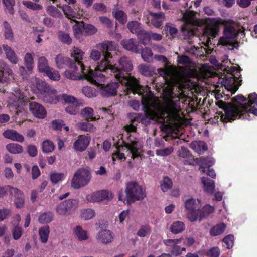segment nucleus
Segmentation results:
<instances>
[{
    "label": "nucleus",
    "instance_id": "1",
    "mask_svg": "<svg viewBox=\"0 0 257 257\" xmlns=\"http://www.w3.org/2000/svg\"><path fill=\"white\" fill-rule=\"evenodd\" d=\"M117 46V43L112 41H104L97 45V48L102 51L104 56L98 63L100 73L113 75L120 83L125 85L127 94L131 93L139 94L141 92V86L138 81L129 73L133 69L130 58L126 56L121 57L118 61L119 67L116 66L112 61V55L109 51L115 50Z\"/></svg>",
    "mask_w": 257,
    "mask_h": 257
},
{
    "label": "nucleus",
    "instance_id": "2",
    "mask_svg": "<svg viewBox=\"0 0 257 257\" xmlns=\"http://www.w3.org/2000/svg\"><path fill=\"white\" fill-rule=\"evenodd\" d=\"M176 107V103L171 100L165 106L159 107L156 110L148 109L144 113H141V123L145 125L155 122L162 123L161 130L169 134V125L175 121L178 116Z\"/></svg>",
    "mask_w": 257,
    "mask_h": 257
},
{
    "label": "nucleus",
    "instance_id": "3",
    "mask_svg": "<svg viewBox=\"0 0 257 257\" xmlns=\"http://www.w3.org/2000/svg\"><path fill=\"white\" fill-rule=\"evenodd\" d=\"M83 52L78 48L74 47L71 53V56L74 58L76 66H79L81 68L82 75H78L77 73L71 72L70 70H66L64 72L65 76L69 79L72 80H83L86 79L91 83H98L104 79V76L103 74L100 73L98 69V64L95 68V70L88 68L87 69L85 68L84 65L82 63L81 60L83 56Z\"/></svg>",
    "mask_w": 257,
    "mask_h": 257
},
{
    "label": "nucleus",
    "instance_id": "4",
    "mask_svg": "<svg viewBox=\"0 0 257 257\" xmlns=\"http://www.w3.org/2000/svg\"><path fill=\"white\" fill-rule=\"evenodd\" d=\"M216 104L220 108L222 109L224 111H219L216 112L215 115L212 120V122L216 123L219 121L223 123L232 122L233 121L237 119V113L236 110H237L235 105L232 104L231 103H228L223 100H218L216 102Z\"/></svg>",
    "mask_w": 257,
    "mask_h": 257
},
{
    "label": "nucleus",
    "instance_id": "5",
    "mask_svg": "<svg viewBox=\"0 0 257 257\" xmlns=\"http://www.w3.org/2000/svg\"><path fill=\"white\" fill-rule=\"evenodd\" d=\"M221 21V19L218 20L215 18L207 19L206 28L200 37V40L204 46H208L211 41V37L215 38L218 35Z\"/></svg>",
    "mask_w": 257,
    "mask_h": 257
},
{
    "label": "nucleus",
    "instance_id": "6",
    "mask_svg": "<svg viewBox=\"0 0 257 257\" xmlns=\"http://www.w3.org/2000/svg\"><path fill=\"white\" fill-rule=\"evenodd\" d=\"M125 193L127 201L129 203H134L138 200H142L146 197L145 191L136 182L127 183Z\"/></svg>",
    "mask_w": 257,
    "mask_h": 257
},
{
    "label": "nucleus",
    "instance_id": "7",
    "mask_svg": "<svg viewBox=\"0 0 257 257\" xmlns=\"http://www.w3.org/2000/svg\"><path fill=\"white\" fill-rule=\"evenodd\" d=\"M182 20L184 24L181 27V31L183 35L188 38L193 34L194 27L197 22L195 19V12L189 10H186L183 14Z\"/></svg>",
    "mask_w": 257,
    "mask_h": 257
},
{
    "label": "nucleus",
    "instance_id": "8",
    "mask_svg": "<svg viewBox=\"0 0 257 257\" xmlns=\"http://www.w3.org/2000/svg\"><path fill=\"white\" fill-rule=\"evenodd\" d=\"M91 178V175L88 170L80 168L73 176L71 181V187L76 189L83 187L89 183Z\"/></svg>",
    "mask_w": 257,
    "mask_h": 257
},
{
    "label": "nucleus",
    "instance_id": "9",
    "mask_svg": "<svg viewBox=\"0 0 257 257\" xmlns=\"http://www.w3.org/2000/svg\"><path fill=\"white\" fill-rule=\"evenodd\" d=\"M187 216L191 222L196 221L198 218L201 208L200 201L190 198L186 200L184 203Z\"/></svg>",
    "mask_w": 257,
    "mask_h": 257
},
{
    "label": "nucleus",
    "instance_id": "10",
    "mask_svg": "<svg viewBox=\"0 0 257 257\" xmlns=\"http://www.w3.org/2000/svg\"><path fill=\"white\" fill-rule=\"evenodd\" d=\"M223 34L225 36L221 37L219 39V44L223 46L230 45L231 46L230 49H234L235 47V44H238V42L232 43L230 42V40L236 38L238 36V33L235 27L231 25L225 26Z\"/></svg>",
    "mask_w": 257,
    "mask_h": 257
},
{
    "label": "nucleus",
    "instance_id": "11",
    "mask_svg": "<svg viewBox=\"0 0 257 257\" xmlns=\"http://www.w3.org/2000/svg\"><path fill=\"white\" fill-rule=\"evenodd\" d=\"M77 204L76 199H67L57 205L56 211L60 215H69L76 208Z\"/></svg>",
    "mask_w": 257,
    "mask_h": 257
},
{
    "label": "nucleus",
    "instance_id": "12",
    "mask_svg": "<svg viewBox=\"0 0 257 257\" xmlns=\"http://www.w3.org/2000/svg\"><path fill=\"white\" fill-rule=\"evenodd\" d=\"M104 78L103 80L100 81L98 83H92L96 85H100V93L101 95L105 97H110L116 95L117 92V88L119 86V82H112L108 83L106 85L100 84V82L104 81L106 76L103 74Z\"/></svg>",
    "mask_w": 257,
    "mask_h": 257
},
{
    "label": "nucleus",
    "instance_id": "13",
    "mask_svg": "<svg viewBox=\"0 0 257 257\" xmlns=\"http://www.w3.org/2000/svg\"><path fill=\"white\" fill-rule=\"evenodd\" d=\"M55 62L59 68H63L68 66L71 70V72L76 73L78 70V67L76 66L75 62L69 58L64 56L61 54L57 55L55 58Z\"/></svg>",
    "mask_w": 257,
    "mask_h": 257
},
{
    "label": "nucleus",
    "instance_id": "14",
    "mask_svg": "<svg viewBox=\"0 0 257 257\" xmlns=\"http://www.w3.org/2000/svg\"><path fill=\"white\" fill-rule=\"evenodd\" d=\"M13 91L18 102L14 101L13 104L16 108V114L18 115L19 113L24 110L23 106L27 104V98L19 88H15Z\"/></svg>",
    "mask_w": 257,
    "mask_h": 257
},
{
    "label": "nucleus",
    "instance_id": "15",
    "mask_svg": "<svg viewBox=\"0 0 257 257\" xmlns=\"http://www.w3.org/2000/svg\"><path fill=\"white\" fill-rule=\"evenodd\" d=\"M235 107L237 108L236 113H237V119L242 118L243 119H248L249 113H252L257 116V108L254 106H248L247 105L240 104L238 106L235 105Z\"/></svg>",
    "mask_w": 257,
    "mask_h": 257
},
{
    "label": "nucleus",
    "instance_id": "16",
    "mask_svg": "<svg viewBox=\"0 0 257 257\" xmlns=\"http://www.w3.org/2000/svg\"><path fill=\"white\" fill-rule=\"evenodd\" d=\"M147 16L146 23L148 24L150 23L155 28H160L165 18L164 14L162 12L154 13L151 11H149Z\"/></svg>",
    "mask_w": 257,
    "mask_h": 257
},
{
    "label": "nucleus",
    "instance_id": "17",
    "mask_svg": "<svg viewBox=\"0 0 257 257\" xmlns=\"http://www.w3.org/2000/svg\"><path fill=\"white\" fill-rule=\"evenodd\" d=\"M124 146L130 151L132 154V158L135 159V158L140 157V154L139 152L140 146L138 140L136 138L132 139L131 137L129 136L128 138V142L124 143Z\"/></svg>",
    "mask_w": 257,
    "mask_h": 257
},
{
    "label": "nucleus",
    "instance_id": "18",
    "mask_svg": "<svg viewBox=\"0 0 257 257\" xmlns=\"http://www.w3.org/2000/svg\"><path fill=\"white\" fill-rule=\"evenodd\" d=\"M109 195L110 193L108 191L101 190L87 195L86 199L89 202H100L105 200H110ZM110 195H111V194H110Z\"/></svg>",
    "mask_w": 257,
    "mask_h": 257
},
{
    "label": "nucleus",
    "instance_id": "19",
    "mask_svg": "<svg viewBox=\"0 0 257 257\" xmlns=\"http://www.w3.org/2000/svg\"><path fill=\"white\" fill-rule=\"evenodd\" d=\"M29 109L33 115L38 118L43 119L46 116V110L40 104L32 102L29 103Z\"/></svg>",
    "mask_w": 257,
    "mask_h": 257
},
{
    "label": "nucleus",
    "instance_id": "20",
    "mask_svg": "<svg viewBox=\"0 0 257 257\" xmlns=\"http://www.w3.org/2000/svg\"><path fill=\"white\" fill-rule=\"evenodd\" d=\"M90 138L84 135H80L74 143V148L78 151L82 152L86 149L89 144Z\"/></svg>",
    "mask_w": 257,
    "mask_h": 257
},
{
    "label": "nucleus",
    "instance_id": "21",
    "mask_svg": "<svg viewBox=\"0 0 257 257\" xmlns=\"http://www.w3.org/2000/svg\"><path fill=\"white\" fill-rule=\"evenodd\" d=\"M12 73V70L9 65L3 61H0V83H6Z\"/></svg>",
    "mask_w": 257,
    "mask_h": 257
},
{
    "label": "nucleus",
    "instance_id": "22",
    "mask_svg": "<svg viewBox=\"0 0 257 257\" xmlns=\"http://www.w3.org/2000/svg\"><path fill=\"white\" fill-rule=\"evenodd\" d=\"M180 242V239H166L163 241L164 244L171 249V253L176 256L181 254V247L177 245Z\"/></svg>",
    "mask_w": 257,
    "mask_h": 257
},
{
    "label": "nucleus",
    "instance_id": "23",
    "mask_svg": "<svg viewBox=\"0 0 257 257\" xmlns=\"http://www.w3.org/2000/svg\"><path fill=\"white\" fill-rule=\"evenodd\" d=\"M121 44L124 48L135 53H139L141 49L137 44L135 39L123 40Z\"/></svg>",
    "mask_w": 257,
    "mask_h": 257
},
{
    "label": "nucleus",
    "instance_id": "24",
    "mask_svg": "<svg viewBox=\"0 0 257 257\" xmlns=\"http://www.w3.org/2000/svg\"><path fill=\"white\" fill-rule=\"evenodd\" d=\"M97 239L103 244H108L112 241L113 234L109 230L103 229L98 232Z\"/></svg>",
    "mask_w": 257,
    "mask_h": 257
},
{
    "label": "nucleus",
    "instance_id": "25",
    "mask_svg": "<svg viewBox=\"0 0 257 257\" xmlns=\"http://www.w3.org/2000/svg\"><path fill=\"white\" fill-rule=\"evenodd\" d=\"M3 135L5 138L14 141L22 143L24 141L23 136L14 130H7L3 133Z\"/></svg>",
    "mask_w": 257,
    "mask_h": 257
},
{
    "label": "nucleus",
    "instance_id": "26",
    "mask_svg": "<svg viewBox=\"0 0 257 257\" xmlns=\"http://www.w3.org/2000/svg\"><path fill=\"white\" fill-rule=\"evenodd\" d=\"M81 115L88 122L96 121L100 118V115H94L93 109L90 107L83 109L81 111Z\"/></svg>",
    "mask_w": 257,
    "mask_h": 257
},
{
    "label": "nucleus",
    "instance_id": "27",
    "mask_svg": "<svg viewBox=\"0 0 257 257\" xmlns=\"http://www.w3.org/2000/svg\"><path fill=\"white\" fill-rule=\"evenodd\" d=\"M190 148L199 154H203L208 150V146L204 141H193L190 145Z\"/></svg>",
    "mask_w": 257,
    "mask_h": 257
},
{
    "label": "nucleus",
    "instance_id": "28",
    "mask_svg": "<svg viewBox=\"0 0 257 257\" xmlns=\"http://www.w3.org/2000/svg\"><path fill=\"white\" fill-rule=\"evenodd\" d=\"M4 51L7 58L13 64H16L18 61V58L12 48L7 45H2Z\"/></svg>",
    "mask_w": 257,
    "mask_h": 257
},
{
    "label": "nucleus",
    "instance_id": "29",
    "mask_svg": "<svg viewBox=\"0 0 257 257\" xmlns=\"http://www.w3.org/2000/svg\"><path fill=\"white\" fill-rule=\"evenodd\" d=\"M200 165L199 170L203 173H205L206 169L211 167L214 164V160L212 157H201L200 158Z\"/></svg>",
    "mask_w": 257,
    "mask_h": 257
},
{
    "label": "nucleus",
    "instance_id": "30",
    "mask_svg": "<svg viewBox=\"0 0 257 257\" xmlns=\"http://www.w3.org/2000/svg\"><path fill=\"white\" fill-rule=\"evenodd\" d=\"M201 182L203 184L204 191L210 194H213L215 188L214 181L208 178L203 177Z\"/></svg>",
    "mask_w": 257,
    "mask_h": 257
},
{
    "label": "nucleus",
    "instance_id": "31",
    "mask_svg": "<svg viewBox=\"0 0 257 257\" xmlns=\"http://www.w3.org/2000/svg\"><path fill=\"white\" fill-rule=\"evenodd\" d=\"M112 15L121 24L124 25L127 21V15L123 11L121 10H113Z\"/></svg>",
    "mask_w": 257,
    "mask_h": 257
},
{
    "label": "nucleus",
    "instance_id": "32",
    "mask_svg": "<svg viewBox=\"0 0 257 257\" xmlns=\"http://www.w3.org/2000/svg\"><path fill=\"white\" fill-rule=\"evenodd\" d=\"M185 229V224L180 221L173 222L170 227V231L174 234H177L182 232Z\"/></svg>",
    "mask_w": 257,
    "mask_h": 257
},
{
    "label": "nucleus",
    "instance_id": "33",
    "mask_svg": "<svg viewBox=\"0 0 257 257\" xmlns=\"http://www.w3.org/2000/svg\"><path fill=\"white\" fill-rule=\"evenodd\" d=\"M226 228V225L224 223H219L212 227L210 230V235L212 236H216L223 233Z\"/></svg>",
    "mask_w": 257,
    "mask_h": 257
},
{
    "label": "nucleus",
    "instance_id": "34",
    "mask_svg": "<svg viewBox=\"0 0 257 257\" xmlns=\"http://www.w3.org/2000/svg\"><path fill=\"white\" fill-rule=\"evenodd\" d=\"M127 28L132 33L136 35L143 29L141 24L136 21H130L127 24Z\"/></svg>",
    "mask_w": 257,
    "mask_h": 257
},
{
    "label": "nucleus",
    "instance_id": "35",
    "mask_svg": "<svg viewBox=\"0 0 257 257\" xmlns=\"http://www.w3.org/2000/svg\"><path fill=\"white\" fill-rule=\"evenodd\" d=\"M50 233V228L49 226L46 225L42 227L39 229V235L41 241L45 243L47 242Z\"/></svg>",
    "mask_w": 257,
    "mask_h": 257
},
{
    "label": "nucleus",
    "instance_id": "36",
    "mask_svg": "<svg viewBox=\"0 0 257 257\" xmlns=\"http://www.w3.org/2000/svg\"><path fill=\"white\" fill-rule=\"evenodd\" d=\"M73 233L80 241L86 240L88 239L87 231L84 230L80 226H77L74 228Z\"/></svg>",
    "mask_w": 257,
    "mask_h": 257
},
{
    "label": "nucleus",
    "instance_id": "37",
    "mask_svg": "<svg viewBox=\"0 0 257 257\" xmlns=\"http://www.w3.org/2000/svg\"><path fill=\"white\" fill-rule=\"evenodd\" d=\"M137 35L140 42L144 45L148 43L151 40L150 33L143 29Z\"/></svg>",
    "mask_w": 257,
    "mask_h": 257
},
{
    "label": "nucleus",
    "instance_id": "38",
    "mask_svg": "<svg viewBox=\"0 0 257 257\" xmlns=\"http://www.w3.org/2000/svg\"><path fill=\"white\" fill-rule=\"evenodd\" d=\"M6 149L11 153L16 154L23 152V147L16 143H10L6 145Z\"/></svg>",
    "mask_w": 257,
    "mask_h": 257
},
{
    "label": "nucleus",
    "instance_id": "39",
    "mask_svg": "<svg viewBox=\"0 0 257 257\" xmlns=\"http://www.w3.org/2000/svg\"><path fill=\"white\" fill-rule=\"evenodd\" d=\"M3 31L5 39L12 40L14 38V34L10 24L7 21H5L3 22Z\"/></svg>",
    "mask_w": 257,
    "mask_h": 257
},
{
    "label": "nucleus",
    "instance_id": "40",
    "mask_svg": "<svg viewBox=\"0 0 257 257\" xmlns=\"http://www.w3.org/2000/svg\"><path fill=\"white\" fill-rule=\"evenodd\" d=\"M138 70L140 73L146 77L152 76L154 73L149 66L143 64L139 65Z\"/></svg>",
    "mask_w": 257,
    "mask_h": 257
},
{
    "label": "nucleus",
    "instance_id": "41",
    "mask_svg": "<svg viewBox=\"0 0 257 257\" xmlns=\"http://www.w3.org/2000/svg\"><path fill=\"white\" fill-rule=\"evenodd\" d=\"M25 65L29 73H32L34 67V59L31 53H27L24 57Z\"/></svg>",
    "mask_w": 257,
    "mask_h": 257
},
{
    "label": "nucleus",
    "instance_id": "42",
    "mask_svg": "<svg viewBox=\"0 0 257 257\" xmlns=\"http://www.w3.org/2000/svg\"><path fill=\"white\" fill-rule=\"evenodd\" d=\"M233 71L234 72L236 70V76L233 75V81L234 83H236L234 86V92L232 93H234L238 89L239 87L241 85L242 80H239V78H241V75L240 74V71L241 70V68L239 67V69L236 68L234 67L232 68Z\"/></svg>",
    "mask_w": 257,
    "mask_h": 257
},
{
    "label": "nucleus",
    "instance_id": "43",
    "mask_svg": "<svg viewBox=\"0 0 257 257\" xmlns=\"http://www.w3.org/2000/svg\"><path fill=\"white\" fill-rule=\"evenodd\" d=\"M38 68L40 72L45 73L50 67L48 66V61L45 57H41L38 60Z\"/></svg>",
    "mask_w": 257,
    "mask_h": 257
},
{
    "label": "nucleus",
    "instance_id": "44",
    "mask_svg": "<svg viewBox=\"0 0 257 257\" xmlns=\"http://www.w3.org/2000/svg\"><path fill=\"white\" fill-rule=\"evenodd\" d=\"M173 183L171 179L167 176L163 177L161 182V188L163 192H166L172 187Z\"/></svg>",
    "mask_w": 257,
    "mask_h": 257
},
{
    "label": "nucleus",
    "instance_id": "45",
    "mask_svg": "<svg viewBox=\"0 0 257 257\" xmlns=\"http://www.w3.org/2000/svg\"><path fill=\"white\" fill-rule=\"evenodd\" d=\"M53 214L51 212H44L41 214L38 218V221L42 224H47L52 221Z\"/></svg>",
    "mask_w": 257,
    "mask_h": 257
},
{
    "label": "nucleus",
    "instance_id": "46",
    "mask_svg": "<svg viewBox=\"0 0 257 257\" xmlns=\"http://www.w3.org/2000/svg\"><path fill=\"white\" fill-rule=\"evenodd\" d=\"M46 11L47 13L55 18H62L63 15L61 11L54 6H49L47 7Z\"/></svg>",
    "mask_w": 257,
    "mask_h": 257
},
{
    "label": "nucleus",
    "instance_id": "47",
    "mask_svg": "<svg viewBox=\"0 0 257 257\" xmlns=\"http://www.w3.org/2000/svg\"><path fill=\"white\" fill-rule=\"evenodd\" d=\"M84 23L74 24L72 27L74 35L77 39H79L80 36L84 33L83 31Z\"/></svg>",
    "mask_w": 257,
    "mask_h": 257
},
{
    "label": "nucleus",
    "instance_id": "48",
    "mask_svg": "<svg viewBox=\"0 0 257 257\" xmlns=\"http://www.w3.org/2000/svg\"><path fill=\"white\" fill-rule=\"evenodd\" d=\"M13 238L14 240L19 239L23 233L22 228L18 224L14 225L11 230Z\"/></svg>",
    "mask_w": 257,
    "mask_h": 257
},
{
    "label": "nucleus",
    "instance_id": "49",
    "mask_svg": "<svg viewBox=\"0 0 257 257\" xmlns=\"http://www.w3.org/2000/svg\"><path fill=\"white\" fill-rule=\"evenodd\" d=\"M82 93L85 96L89 98L96 97L98 91L93 87L85 86L82 88Z\"/></svg>",
    "mask_w": 257,
    "mask_h": 257
},
{
    "label": "nucleus",
    "instance_id": "50",
    "mask_svg": "<svg viewBox=\"0 0 257 257\" xmlns=\"http://www.w3.org/2000/svg\"><path fill=\"white\" fill-rule=\"evenodd\" d=\"M141 56L145 61L150 62L153 57V53L151 49L148 47L142 49L141 50Z\"/></svg>",
    "mask_w": 257,
    "mask_h": 257
},
{
    "label": "nucleus",
    "instance_id": "51",
    "mask_svg": "<svg viewBox=\"0 0 257 257\" xmlns=\"http://www.w3.org/2000/svg\"><path fill=\"white\" fill-rule=\"evenodd\" d=\"M213 211V207L209 205L204 206L202 209L200 208V212L198 216L200 217V220H202V218L206 217L209 214L212 213Z\"/></svg>",
    "mask_w": 257,
    "mask_h": 257
},
{
    "label": "nucleus",
    "instance_id": "52",
    "mask_svg": "<svg viewBox=\"0 0 257 257\" xmlns=\"http://www.w3.org/2000/svg\"><path fill=\"white\" fill-rule=\"evenodd\" d=\"M151 232V228L148 224L143 225L137 232V235L141 237H144L149 235Z\"/></svg>",
    "mask_w": 257,
    "mask_h": 257
},
{
    "label": "nucleus",
    "instance_id": "53",
    "mask_svg": "<svg viewBox=\"0 0 257 257\" xmlns=\"http://www.w3.org/2000/svg\"><path fill=\"white\" fill-rule=\"evenodd\" d=\"M83 31L85 35H92L97 32V29L92 24L84 23Z\"/></svg>",
    "mask_w": 257,
    "mask_h": 257
},
{
    "label": "nucleus",
    "instance_id": "54",
    "mask_svg": "<svg viewBox=\"0 0 257 257\" xmlns=\"http://www.w3.org/2000/svg\"><path fill=\"white\" fill-rule=\"evenodd\" d=\"M59 40L63 44L70 45L72 43V39L69 35L63 31H59L58 35Z\"/></svg>",
    "mask_w": 257,
    "mask_h": 257
},
{
    "label": "nucleus",
    "instance_id": "55",
    "mask_svg": "<svg viewBox=\"0 0 257 257\" xmlns=\"http://www.w3.org/2000/svg\"><path fill=\"white\" fill-rule=\"evenodd\" d=\"M55 148L53 143L49 140H45L42 143V151L45 153L52 152Z\"/></svg>",
    "mask_w": 257,
    "mask_h": 257
},
{
    "label": "nucleus",
    "instance_id": "56",
    "mask_svg": "<svg viewBox=\"0 0 257 257\" xmlns=\"http://www.w3.org/2000/svg\"><path fill=\"white\" fill-rule=\"evenodd\" d=\"M62 98L66 103L75 105V106H79L80 105L77 99L73 96L68 95L67 94H63L62 95Z\"/></svg>",
    "mask_w": 257,
    "mask_h": 257
},
{
    "label": "nucleus",
    "instance_id": "57",
    "mask_svg": "<svg viewBox=\"0 0 257 257\" xmlns=\"http://www.w3.org/2000/svg\"><path fill=\"white\" fill-rule=\"evenodd\" d=\"M64 177L65 175L63 173L52 172L50 176V180L53 184H57L59 181L64 179Z\"/></svg>",
    "mask_w": 257,
    "mask_h": 257
},
{
    "label": "nucleus",
    "instance_id": "58",
    "mask_svg": "<svg viewBox=\"0 0 257 257\" xmlns=\"http://www.w3.org/2000/svg\"><path fill=\"white\" fill-rule=\"evenodd\" d=\"M22 4L27 8L32 10H40L42 9V6L41 5L31 1H23Z\"/></svg>",
    "mask_w": 257,
    "mask_h": 257
},
{
    "label": "nucleus",
    "instance_id": "59",
    "mask_svg": "<svg viewBox=\"0 0 257 257\" xmlns=\"http://www.w3.org/2000/svg\"><path fill=\"white\" fill-rule=\"evenodd\" d=\"M36 87L41 93H46L48 90H49V87L45 81L40 79L36 80Z\"/></svg>",
    "mask_w": 257,
    "mask_h": 257
},
{
    "label": "nucleus",
    "instance_id": "60",
    "mask_svg": "<svg viewBox=\"0 0 257 257\" xmlns=\"http://www.w3.org/2000/svg\"><path fill=\"white\" fill-rule=\"evenodd\" d=\"M9 187L8 192L10 195L13 196L15 199L20 196H24V193L17 188L14 187L10 185H9Z\"/></svg>",
    "mask_w": 257,
    "mask_h": 257
},
{
    "label": "nucleus",
    "instance_id": "61",
    "mask_svg": "<svg viewBox=\"0 0 257 257\" xmlns=\"http://www.w3.org/2000/svg\"><path fill=\"white\" fill-rule=\"evenodd\" d=\"M233 241V235L231 234L228 235L223 239V246L227 249H229L232 247Z\"/></svg>",
    "mask_w": 257,
    "mask_h": 257
},
{
    "label": "nucleus",
    "instance_id": "62",
    "mask_svg": "<svg viewBox=\"0 0 257 257\" xmlns=\"http://www.w3.org/2000/svg\"><path fill=\"white\" fill-rule=\"evenodd\" d=\"M141 113H130L128 115V118L130 120V122L135 125L137 126L140 123H141Z\"/></svg>",
    "mask_w": 257,
    "mask_h": 257
},
{
    "label": "nucleus",
    "instance_id": "63",
    "mask_svg": "<svg viewBox=\"0 0 257 257\" xmlns=\"http://www.w3.org/2000/svg\"><path fill=\"white\" fill-rule=\"evenodd\" d=\"M45 73L53 80H58L60 78L58 72L51 67Z\"/></svg>",
    "mask_w": 257,
    "mask_h": 257
},
{
    "label": "nucleus",
    "instance_id": "64",
    "mask_svg": "<svg viewBox=\"0 0 257 257\" xmlns=\"http://www.w3.org/2000/svg\"><path fill=\"white\" fill-rule=\"evenodd\" d=\"M95 215V212L92 209L88 208L81 212V217L85 220H89L92 218Z\"/></svg>",
    "mask_w": 257,
    "mask_h": 257
}]
</instances>
